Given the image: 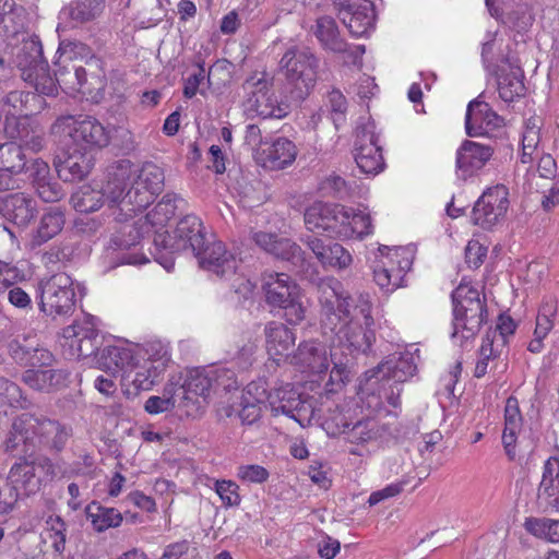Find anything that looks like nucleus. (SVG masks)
Returning <instances> with one entry per match:
<instances>
[{"instance_id":"obj_1","label":"nucleus","mask_w":559,"mask_h":559,"mask_svg":"<svg viewBox=\"0 0 559 559\" xmlns=\"http://www.w3.org/2000/svg\"><path fill=\"white\" fill-rule=\"evenodd\" d=\"M318 299L322 333L331 338L332 347L344 356L366 353L374 341L368 296L354 299L338 280L328 277L318 285Z\"/></svg>"},{"instance_id":"obj_2","label":"nucleus","mask_w":559,"mask_h":559,"mask_svg":"<svg viewBox=\"0 0 559 559\" xmlns=\"http://www.w3.org/2000/svg\"><path fill=\"white\" fill-rule=\"evenodd\" d=\"M319 59L308 48L290 47L280 60L285 91L295 102L305 99L317 82Z\"/></svg>"},{"instance_id":"obj_3","label":"nucleus","mask_w":559,"mask_h":559,"mask_svg":"<svg viewBox=\"0 0 559 559\" xmlns=\"http://www.w3.org/2000/svg\"><path fill=\"white\" fill-rule=\"evenodd\" d=\"M71 436V429L47 418L23 414L12 424L11 436L5 441L7 450H14L21 441L37 442L51 450L61 451Z\"/></svg>"},{"instance_id":"obj_4","label":"nucleus","mask_w":559,"mask_h":559,"mask_svg":"<svg viewBox=\"0 0 559 559\" xmlns=\"http://www.w3.org/2000/svg\"><path fill=\"white\" fill-rule=\"evenodd\" d=\"M14 66L21 78L39 94L51 96L56 93L53 76L49 73L48 62L43 58V47L38 39L24 40L16 48Z\"/></svg>"},{"instance_id":"obj_5","label":"nucleus","mask_w":559,"mask_h":559,"mask_svg":"<svg viewBox=\"0 0 559 559\" xmlns=\"http://www.w3.org/2000/svg\"><path fill=\"white\" fill-rule=\"evenodd\" d=\"M39 311L53 319L69 317L76 302L75 283L67 273H56L38 284Z\"/></svg>"},{"instance_id":"obj_6","label":"nucleus","mask_w":559,"mask_h":559,"mask_svg":"<svg viewBox=\"0 0 559 559\" xmlns=\"http://www.w3.org/2000/svg\"><path fill=\"white\" fill-rule=\"evenodd\" d=\"M265 300L272 307L285 310L289 323L297 324L305 319L306 308L300 300L299 286L285 273H270L264 276Z\"/></svg>"},{"instance_id":"obj_7","label":"nucleus","mask_w":559,"mask_h":559,"mask_svg":"<svg viewBox=\"0 0 559 559\" xmlns=\"http://www.w3.org/2000/svg\"><path fill=\"white\" fill-rule=\"evenodd\" d=\"M380 259L373 270L376 284L385 293L403 286L406 273L412 269L415 251L412 247H380Z\"/></svg>"},{"instance_id":"obj_8","label":"nucleus","mask_w":559,"mask_h":559,"mask_svg":"<svg viewBox=\"0 0 559 559\" xmlns=\"http://www.w3.org/2000/svg\"><path fill=\"white\" fill-rule=\"evenodd\" d=\"M133 175L132 163L129 159H119L105 169L102 178L97 181L105 200L110 209H114L117 221L127 219L136 213V210H128L123 204L127 198L126 188Z\"/></svg>"},{"instance_id":"obj_9","label":"nucleus","mask_w":559,"mask_h":559,"mask_svg":"<svg viewBox=\"0 0 559 559\" xmlns=\"http://www.w3.org/2000/svg\"><path fill=\"white\" fill-rule=\"evenodd\" d=\"M203 229L200 218L194 215H187L178 222L171 233L156 230L154 246L171 253L190 251L193 254L200 252L203 245H205Z\"/></svg>"},{"instance_id":"obj_10","label":"nucleus","mask_w":559,"mask_h":559,"mask_svg":"<svg viewBox=\"0 0 559 559\" xmlns=\"http://www.w3.org/2000/svg\"><path fill=\"white\" fill-rule=\"evenodd\" d=\"M53 165L63 181L81 180L94 165L93 145L91 142H61Z\"/></svg>"},{"instance_id":"obj_11","label":"nucleus","mask_w":559,"mask_h":559,"mask_svg":"<svg viewBox=\"0 0 559 559\" xmlns=\"http://www.w3.org/2000/svg\"><path fill=\"white\" fill-rule=\"evenodd\" d=\"M132 183L123 204L128 210L141 211L151 204L164 188V170L153 163H145L133 170Z\"/></svg>"},{"instance_id":"obj_12","label":"nucleus","mask_w":559,"mask_h":559,"mask_svg":"<svg viewBox=\"0 0 559 559\" xmlns=\"http://www.w3.org/2000/svg\"><path fill=\"white\" fill-rule=\"evenodd\" d=\"M267 407L273 416L285 415L296 420L301 427L311 424L316 409L312 403L302 397L290 383L266 391Z\"/></svg>"},{"instance_id":"obj_13","label":"nucleus","mask_w":559,"mask_h":559,"mask_svg":"<svg viewBox=\"0 0 559 559\" xmlns=\"http://www.w3.org/2000/svg\"><path fill=\"white\" fill-rule=\"evenodd\" d=\"M177 388L180 395L178 409L187 417L200 416L213 389L210 367L190 370L185 382L177 383Z\"/></svg>"},{"instance_id":"obj_14","label":"nucleus","mask_w":559,"mask_h":559,"mask_svg":"<svg viewBox=\"0 0 559 559\" xmlns=\"http://www.w3.org/2000/svg\"><path fill=\"white\" fill-rule=\"evenodd\" d=\"M243 90L248 97L247 108L262 118H283L287 116L289 107L285 103H278L271 92L270 82L265 74L252 75L243 83Z\"/></svg>"},{"instance_id":"obj_15","label":"nucleus","mask_w":559,"mask_h":559,"mask_svg":"<svg viewBox=\"0 0 559 559\" xmlns=\"http://www.w3.org/2000/svg\"><path fill=\"white\" fill-rule=\"evenodd\" d=\"M509 191L503 185L488 188L476 201L472 211V222L484 229L500 224L509 206Z\"/></svg>"},{"instance_id":"obj_16","label":"nucleus","mask_w":559,"mask_h":559,"mask_svg":"<svg viewBox=\"0 0 559 559\" xmlns=\"http://www.w3.org/2000/svg\"><path fill=\"white\" fill-rule=\"evenodd\" d=\"M337 17L354 37H362L374 26V5L369 0H333Z\"/></svg>"},{"instance_id":"obj_17","label":"nucleus","mask_w":559,"mask_h":559,"mask_svg":"<svg viewBox=\"0 0 559 559\" xmlns=\"http://www.w3.org/2000/svg\"><path fill=\"white\" fill-rule=\"evenodd\" d=\"M266 400V382L258 380L250 382L242 391L239 403L223 405L219 415L231 417L237 415L242 425H253L262 415V406Z\"/></svg>"},{"instance_id":"obj_18","label":"nucleus","mask_w":559,"mask_h":559,"mask_svg":"<svg viewBox=\"0 0 559 559\" xmlns=\"http://www.w3.org/2000/svg\"><path fill=\"white\" fill-rule=\"evenodd\" d=\"M67 344L78 358H87L103 345V336L98 331V319L87 314L83 321L67 326L63 330Z\"/></svg>"},{"instance_id":"obj_19","label":"nucleus","mask_w":559,"mask_h":559,"mask_svg":"<svg viewBox=\"0 0 559 559\" xmlns=\"http://www.w3.org/2000/svg\"><path fill=\"white\" fill-rule=\"evenodd\" d=\"M503 126V118L497 115L489 104L476 98L467 105L465 130L468 136L497 138L499 135L496 134L495 131H498Z\"/></svg>"},{"instance_id":"obj_20","label":"nucleus","mask_w":559,"mask_h":559,"mask_svg":"<svg viewBox=\"0 0 559 559\" xmlns=\"http://www.w3.org/2000/svg\"><path fill=\"white\" fill-rule=\"evenodd\" d=\"M337 356L336 350L328 354L326 346L318 341L300 343L297 352L290 357V364L302 372L321 374L329 370L331 361Z\"/></svg>"},{"instance_id":"obj_21","label":"nucleus","mask_w":559,"mask_h":559,"mask_svg":"<svg viewBox=\"0 0 559 559\" xmlns=\"http://www.w3.org/2000/svg\"><path fill=\"white\" fill-rule=\"evenodd\" d=\"M51 134L60 140H100L105 128L92 117L67 116L52 124Z\"/></svg>"},{"instance_id":"obj_22","label":"nucleus","mask_w":559,"mask_h":559,"mask_svg":"<svg viewBox=\"0 0 559 559\" xmlns=\"http://www.w3.org/2000/svg\"><path fill=\"white\" fill-rule=\"evenodd\" d=\"M493 148L480 142H462L456 150L455 171L457 178L466 180L475 176L491 158Z\"/></svg>"},{"instance_id":"obj_23","label":"nucleus","mask_w":559,"mask_h":559,"mask_svg":"<svg viewBox=\"0 0 559 559\" xmlns=\"http://www.w3.org/2000/svg\"><path fill=\"white\" fill-rule=\"evenodd\" d=\"M200 265L221 277L235 274L238 260L234 253L228 251L222 241L209 243L205 241L200 252H194Z\"/></svg>"},{"instance_id":"obj_24","label":"nucleus","mask_w":559,"mask_h":559,"mask_svg":"<svg viewBox=\"0 0 559 559\" xmlns=\"http://www.w3.org/2000/svg\"><path fill=\"white\" fill-rule=\"evenodd\" d=\"M251 239L266 253L275 258L290 261L296 266H302L304 252L290 239L278 237L276 234L262 230L252 231Z\"/></svg>"},{"instance_id":"obj_25","label":"nucleus","mask_w":559,"mask_h":559,"mask_svg":"<svg viewBox=\"0 0 559 559\" xmlns=\"http://www.w3.org/2000/svg\"><path fill=\"white\" fill-rule=\"evenodd\" d=\"M297 156L294 142H259L255 162L265 169L280 170L290 165Z\"/></svg>"},{"instance_id":"obj_26","label":"nucleus","mask_w":559,"mask_h":559,"mask_svg":"<svg viewBox=\"0 0 559 559\" xmlns=\"http://www.w3.org/2000/svg\"><path fill=\"white\" fill-rule=\"evenodd\" d=\"M305 243L323 267L343 270L347 269L353 262L352 254L337 242H326L314 236H308Z\"/></svg>"},{"instance_id":"obj_27","label":"nucleus","mask_w":559,"mask_h":559,"mask_svg":"<svg viewBox=\"0 0 559 559\" xmlns=\"http://www.w3.org/2000/svg\"><path fill=\"white\" fill-rule=\"evenodd\" d=\"M537 504L544 512L559 511V459H548L537 491Z\"/></svg>"},{"instance_id":"obj_28","label":"nucleus","mask_w":559,"mask_h":559,"mask_svg":"<svg viewBox=\"0 0 559 559\" xmlns=\"http://www.w3.org/2000/svg\"><path fill=\"white\" fill-rule=\"evenodd\" d=\"M105 8V0H74L59 12V27H76L97 19Z\"/></svg>"},{"instance_id":"obj_29","label":"nucleus","mask_w":559,"mask_h":559,"mask_svg":"<svg viewBox=\"0 0 559 559\" xmlns=\"http://www.w3.org/2000/svg\"><path fill=\"white\" fill-rule=\"evenodd\" d=\"M7 478L20 497L38 492L43 484L35 461L16 462L11 466Z\"/></svg>"},{"instance_id":"obj_30","label":"nucleus","mask_w":559,"mask_h":559,"mask_svg":"<svg viewBox=\"0 0 559 559\" xmlns=\"http://www.w3.org/2000/svg\"><path fill=\"white\" fill-rule=\"evenodd\" d=\"M497 78L500 98L506 103L514 102L524 95L523 71L514 63L506 60L504 64L491 72Z\"/></svg>"},{"instance_id":"obj_31","label":"nucleus","mask_w":559,"mask_h":559,"mask_svg":"<svg viewBox=\"0 0 559 559\" xmlns=\"http://www.w3.org/2000/svg\"><path fill=\"white\" fill-rule=\"evenodd\" d=\"M453 333L454 341H460L462 345L464 341L473 338L480 330L481 324L487 318V310L483 304L472 305L467 310L461 313H453Z\"/></svg>"},{"instance_id":"obj_32","label":"nucleus","mask_w":559,"mask_h":559,"mask_svg":"<svg viewBox=\"0 0 559 559\" xmlns=\"http://www.w3.org/2000/svg\"><path fill=\"white\" fill-rule=\"evenodd\" d=\"M417 366L414 356L411 353L401 354L399 357L392 356L380 364L376 370H371V378H381L392 380L395 384L407 381L416 372Z\"/></svg>"},{"instance_id":"obj_33","label":"nucleus","mask_w":559,"mask_h":559,"mask_svg":"<svg viewBox=\"0 0 559 559\" xmlns=\"http://www.w3.org/2000/svg\"><path fill=\"white\" fill-rule=\"evenodd\" d=\"M266 349L270 356L275 360L282 358L288 359L293 355L289 354L292 347L295 345L296 336L294 332L281 322H269L264 328Z\"/></svg>"},{"instance_id":"obj_34","label":"nucleus","mask_w":559,"mask_h":559,"mask_svg":"<svg viewBox=\"0 0 559 559\" xmlns=\"http://www.w3.org/2000/svg\"><path fill=\"white\" fill-rule=\"evenodd\" d=\"M135 358V347L131 345H106L96 356V364L98 368L116 373L122 370H130Z\"/></svg>"},{"instance_id":"obj_35","label":"nucleus","mask_w":559,"mask_h":559,"mask_svg":"<svg viewBox=\"0 0 559 559\" xmlns=\"http://www.w3.org/2000/svg\"><path fill=\"white\" fill-rule=\"evenodd\" d=\"M69 374L61 369H27L22 376L23 382L31 389L52 392L67 385Z\"/></svg>"},{"instance_id":"obj_36","label":"nucleus","mask_w":559,"mask_h":559,"mask_svg":"<svg viewBox=\"0 0 559 559\" xmlns=\"http://www.w3.org/2000/svg\"><path fill=\"white\" fill-rule=\"evenodd\" d=\"M522 428V416L519 403L515 397H509L504 407V428L502 432V444L506 454L510 460H514L516 455L518 435Z\"/></svg>"},{"instance_id":"obj_37","label":"nucleus","mask_w":559,"mask_h":559,"mask_svg":"<svg viewBox=\"0 0 559 559\" xmlns=\"http://www.w3.org/2000/svg\"><path fill=\"white\" fill-rule=\"evenodd\" d=\"M5 217L17 226H26L34 218L36 202L25 193H12L3 201Z\"/></svg>"},{"instance_id":"obj_38","label":"nucleus","mask_w":559,"mask_h":559,"mask_svg":"<svg viewBox=\"0 0 559 559\" xmlns=\"http://www.w3.org/2000/svg\"><path fill=\"white\" fill-rule=\"evenodd\" d=\"M314 35L322 46L333 52H347L348 45L341 38L333 17L324 15L317 19Z\"/></svg>"},{"instance_id":"obj_39","label":"nucleus","mask_w":559,"mask_h":559,"mask_svg":"<svg viewBox=\"0 0 559 559\" xmlns=\"http://www.w3.org/2000/svg\"><path fill=\"white\" fill-rule=\"evenodd\" d=\"M556 310L554 301H546L540 306L536 317L534 337L527 346L531 353L538 354L544 349V340L554 326L552 318L556 314Z\"/></svg>"},{"instance_id":"obj_40","label":"nucleus","mask_w":559,"mask_h":559,"mask_svg":"<svg viewBox=\"0 0 559 559\" xmlns=\"http://www.w3.org/2000/svg\"><path fill=\"white\" fill-rule=\"evenodd\" d=\"M71 203L73 207L81 213L98 211L104 204H107L105 194L100 187H97L95 180L92 185L81 186L72 195Z\"/></svg>"},{"instance_id":"obj_41","label":"nucleus","mask_w":559,"mask_h":559,"mask_svg":"<svg viewBox=\"0 0 559 559\" xmlns=\"http://www.w3.org/2000/svg\"><path fill=\"white\" fill-rule=\"evenodd\" d=\"M64 214L60 207H49L40 217L37 230L33 237V243L40 246L55 236L63 228Z\"/></svg>"},{"instance_id":"obj_42","label":"nucleus","mask_w":559,"mask_h":559,"mask_svg":"<svg viewBox=\"0 0 559 559\" xmlns=\"http://www.w3.org/2000/svg\"><path fill=\"white\" fill-rule=\"evenodd\" d=\"M386 433V428L376 419L359 420L350 426L346 439L355 444H368L379 441Z\"/></svg>"},{"instance_id":"obj_43","label":"nucleus","mask_w":559,"mask_h":559,"mask_svg":"<svg viewBox=\"0 0 559 559\" xmlns=\"http://www.w3.org/2000/svg\"><path fill=\"white\" fill-rule=\"evenodd\" d=\"M355 160L365 174H378L384 166L381 147L377 142H359L355 147Z\"/></svg>"},{"instance_id":"obj_44","label":"nucleus","mask_w":559,"mask_h":559,"mask_svg":"<svg viewBox=\"0 0 559 559\" xmlns=\"http://www.w3.org/2000/svg\"><path fill=\"white\" fill-rule=\"evenodd\" d=\"M86 516L98 533L120 526L123 520L121 512L117 509L104 507L95 501L86 507Z\"/></svg>"},{"instance_id":"obj_45","label":"nucleus","mask_w":559,"mask_h":559,"mask_svg":"<svg viewBox=\"0 0 559 559\" xmlns=\"http://www.w3.org/2000/svg\"><path fill=\"white\" fill-rule=\"evenodd\" d=\"M26 150L21 142L0 143V169L4 174L21 173L26 165Z\"/></svg>"},{"instance_id":"obj_46","label":"nucleus","mask_w":559,"mask_h":559,"mask_svg":"<svg viewBox=\"0 0 559 559\" xmlns=\"http://www.w3.org/2000/svg\"><path fill=\"white\" fill-rule=\"evenodd\" d=\"M319 190L323 195L341 200L350 199L360 194V189L356 185V181H347L335 173L328 175L321 180Z\"/></svg>"},{"instance_id":"obj_47","label":"nucleus","mask_w":559,"mask_h":559,"mask_svg":"<svg viewBox=\"0 0 559 559\" xmlns=\"http://www.w3.org/2000/svg\"><path fill=\"white\" fill-rule=\"evenodd\" d=\"M177 383L168 382L162 395L150 396L144 404V409L151 415H158L162 413L170 412L175 407L178 408L180 395L178 393Z\"/></svg>"},{"instance_id":"obj_48","label":"nucleus","mask_w":559,"mask_h":559,"mask_svg":"<svg viewBox=\"0 0 559 559\" xmlns=\"http://www.w3.org/2000/svg\"><path fill=\"white\" fill-rule=\"evenodd\" d=\"M329 212L326 231L337 237L352 238L350 215H353V209L341 204H330Z\"/></svg>"},{"instance_id":"obj_49","label":"nucleus","mask_w":559,"mask_h":559,"mask_svg":"<svg viewBox=\"0 0 559 559\" xmlns=\"http://www.w3.org/2000/svg\"><path fill=\"white\" fill-rule=\"evenodd\" d=\"M154 367L155 366L153 364L148 365L147 361L142 360L139 356L133 360L130 371L134 372L132 384L136 391H146L152 389V386L162 378L165 371L159 368L155 370Z\"/></svg>"},{"instance_id":"obj_50","label":"nucleus","mask_w":559,"mask_h":559,"mask_svg":"<svg viewBox=\"0 0 559 559\" xmlns=\"http://www.w3.org/2000/svg\"><path fill=\"white\" fill-rule=\"evenodd\" d=\"M55 84L56 87L60 86L63 92L69 95H74L75 93L82 94L83 88V80L86 81V70L82 67L71 66L63 67L59 69L55 74Z\"/></svg>"},{"instance_id":"obj_51","label":"nucleus","mask_w":559,"mask_h":559,"mask_svg":"<svg viewBox=\"0 0 559 559\" xmlns=\"http://www.w3.org/2000/svg\"><path fill=\"white\" fill-rule=\"evenodd\" d=\"M179 199L175 194L167 193L163 199L145 215V221L154 228L164 227L171 219L178 209Z\"/></svg>"},{"instance_id":"obj_52","label":"nucleus","mask_w":559,"mask_h":559,"mask_svg":"<svg viewBox=\"0 0 559 559\" xmlns=\"http://www.w3.org/2000/svg\"><path fill=\"white\" fill-rule=\"evenodd\" d=\"M135 355L147 361L148 365L153 364L155 370L159 368L166 371L170 361L168 345L160 341L148 342L143 347H135Z\"/></svg>"},{"instance_id":"obj_53","label":"nucleus","mask_w":559,"mask_h":559,"mask_svg":"<svg viewBox=\"0 0 559 559\" xmlns=\"http://www.w3.org/2000/svg\"><path fill=\"white\" fill-rule=\"evenodd\" d=\"M24 9L17 7L14 0H0V24L4 33L14 35L23 28Z\"/></svg>"},{"instance_id":"obj_54","label":"nucleus","mask_w":559,"mask_h":559,"mask_svg":"<svg viewBox=\"0 0 559 559\" xmlns=\"http://www.w3.org/2000/svg\"><path fill=\"white\" fill-rule=\"evenodd\" d=\"M524 527L538 538H544L550 543H559V521L557 520L527 518Z\"/></svg>"},{"instance_id":"obj_55","label":"nucleus","mask_w":559,"mask_h":559,"mask_svg":"<svg viewBox=\"0 0 559 559\" xmlns=\"http://www.w3.org/2000/svg\"><path fill=\"white\" fill-rule=\"evenodd\" d=\"M67 524L59 516L50 515L46 521V527L43 534L45 542H49L52 549L61 555L66 549Z\"/></svg>"},{"instance_id":"obj_56","label":"nucleus","mask_w":559,"mask_h":559,"mask_svg":"<svg viewBox=\"0 0 559 559\" xmlns=\"http://www.w3.org/2000/svg\"><path fill=\"white\" fill-rule=\"evenodd\" d=\"M350 426L349 417L343 406L335 404L333 408H328L322 427L329 436L346 435Z\"/></svg>"},{"instance_id":"obj_57","label":"nucleus","mask_w":559,"mask_h":559,"mask_svg":"<svg viewBox=\"0 0 559 559\" xmlns=\"http://www.w3.org/2000/svg\"><path fill=\"white\" fill-rule=\"evenodd\" d=\"M452 300L453 313H461L462 310H467L472 305L483 304L478 289L465 283L460 284L452 293Z\"/></svg>"},{"instance_id":"obj_58","label":"nucleus","mask_w":559,"mask_h":559,"mask_svg":"<svg viewBox=\"0 0 559 559\" xmlns=\"http://www.w3.org/2000/svg\"><path fill=\"white\" fill-rule=\"evenodd\" d=\"M329 205L328 203L316 202L306 210L305 225L307 229L311 231L328 230Z\"/></svg>"},{"instance_id":"obj_59","label":"nucleus","mask_w":559,"mask_h":559,"mask_svg":"<svg viewBox=\"0 0 559 559\" xmlns=\"http://www.w3.org/2000/svg\"><path fill=\"white\" fill-rule=\"evenodd\" d=\"M141 235V229L134 223H127L115 233L111 238V243L117 249H129L139 243Z\"/></svg>"},{"instance_id":"obj_60","label":"nucleus","mask_w":559,"mask_h":559,"mask_svg":"<svg viewBox=\"0 0 559 559\" xmlns=\"http://www.w3.org/2000/svg\"><path fill=\"white\" fill-rule=\"evenodd\" d=\"M35 463L38 467V474L41 476L43 481L69 476V468L62 461L53 462L48 457H39Z\"/></svg>"},{"instance_id":"obj_61","label":"nucleus","mask_w":559,"mask_h":559,"mask_svg":"<svg viewBox=\"0 0 559 559\" xmlns=\"http://www.w3.org/2000/svg\"><path fill=\"white\" fill-rule=\"evenodd\" d=\"M25 407L26 400L23 399L21 389L13 382L0 377V406Z\"/></svg>"},{"instance_id":"obj_62","label":"nucleus","mask_w":559,"mask_h":559,"mask_svg":"<svg viewBox=\"0 0 559 559\" xmlns=\"http://www.w3.org/2000/svg\"><path fill=\"white\" fill-rule=\"evenodd\" d=\"M210 369L213 388H222V390L225 392H230L238 389L239 383L236 373L231 369L225 367H210Z\"/></svg>"},{"instance_id":"obj_63","label":"nucleus","mask_w":559,"mask_h":559,"mask_svg":"<svg viewBox=\"0 0 559 559\" xmlns=\"http://www.w3.org/2000/svg\"><path fill=\"white\" fill-rule=\"evenodd\" d=\"M213 489L219 496L225 507H236L240 503L238 485L233 480H215Z\"/></svg>"},{"instance_id":"obj_64","label":"nucleus","mask_w":559,"mask_h":559,"mask_svg":"<svg viewBox=\"0 0 559 559\" xmlns=\"http://www.w3.org/2000/svg\"><path fill=\"white\" fill-rule=\"evenodd\" d=\"M328 106L330 108L331 120L336 129L345 120L347 102L340 91H332L328 95Z\"/></svg>"}]
</instances>
